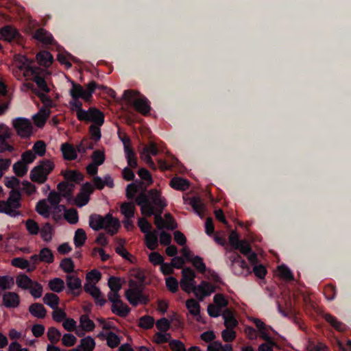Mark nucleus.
<instances>
[{"mask_svg": "<svg viewBox=\"0 0 351 351\" xmlns=\"http://www.w3.org/2000/svg\"><path fill=\"white\" fill-rule=\"evenodd\" d=\"M40 236L45 241L49 242L51 240L52 227L49 223H46L43 227L40 229Z\"/></svg>", "mask_w": 351, "mask_h": 351, "instance_id": "13d9d810", "label": "nucleus"}, {"mask_svg": "<svg viewBox=\"0 0 351 351\" xmlns=\"http://www.w3.org/2000/svg\"><path fill=\"white\" fill-rule=\"evenodd\" d=\"M35 154L43 156L46 152V144L43 141H36L32 147Z\"/></svg>", "mask_w": 351, "mask_h": 351, "instance_id": "338daca9", "label": "nucleus"}, {"mask_svg": "<svg viewBox=\"0 0 351 351\" xmlns=\"http://www.w3.org/2000/svg\"><path fill=\"white\" fill-rule=\"evenodd\" d=\"M186 306L191 315L193 316H199L200 305L195 299L191 298L187 300Z\"/></svg>", "mask_w": 351, "mask_h": 351, "instance_id": "37998d69", "label": "nucleus"}, {"mask_svg": "<svg viewBox=\"0 0 351 351\" xmlns=\"http://www.w3.org/2000/svg\"><path fill=\"white\" fill-rule=\"evenodd\" d=\"M134 199H135L136 204L141 206L143 215L151 217L154 214V206L150 203L147 193L143 191Z\"/></svg>", "mask_w": 351, "mask_h": 351, "instance_id": "9b49d317", "label": "nucleus"}, {"mask_svg": "<svg viewBox=\"0 0 351 351\" xmlns=\"http://www.w3.org/2000/svg\"><path fill=\"white\" fill-rule=\"evenodd\" d=\"M196 274L195 271L191 267H185L182 271V279L181 280H185L189 282H195V278Z\"/></svg>", "mask_w": 351, "mask_h": 351, "instance_id": "680f3d73", "label": "nucleus"}, {"mask_svg": "<svg viewBox=\"0 0 351 351\" xmlns=\"http://www.w3.org/2000/svg\"><path fill=\"white\" fill-rule=\"evenodd\" d=\"M21 64L19 66L21 70H25L32 76V80L36 83L38 88V91L49 93L50 88H49L45 77L42 75L45 70L39 67L32 66L29 60L25 56L22 57L21 60Z\"/></svg>", "mask_w": 351, "mask_h": 351, "instance_id": "f03ea898", "label": "nucleus"}, {"mask_svg": "<svg viewBox=\"0 0 351 351\" xmlns=\"http://www.w3.org/2000/svg\"><path fill=\"white\" fill-rule=\"evenodd\" d=\"M71 106V110L76 111V116L79 121H83L86 119V110L82 108V103L78 99H73L70 101Z\"/></svg>", "mask_w": 351, "mask_h": 351, "instance_id": "f704fd0d", "label": "nucleus"}, {"mask_svg": "<svg viewBox=\"0 0 351 351\" xmlns=\"http://www.w3.org/2000/svg\"><path fill=\"white\" fill-rule=\"evenodd\" d=\"M107 345L111 348H114L119 346L120 343V339L118 335H117L113 332H108L107 337Z\"/></svg>", "mask_w": 351, "mask_h": 351, "instance_id": "0e129e2a", "label": "nucleus"}, {"mask_svg": "<svg viewBox=\"0 0 351 351\" xmlns=\"http://www.w3.org/2000/svg\"><path fill=\"white\" fill-rule=\"evenodd\" d=\"M92 163L97 166L102 165L105 161L104 152L101 150H95L92 154Z\"/></svg>", "mask_w": 351, "mask_h": 351, "instance_id": "69168bd1", "label": "nucleus"}, {"mask_svg": "<svg viewBox=\"0 0 351 351\" xmlns=\"http://www.w3.org/2000/svg\"><path fill=\"white\" fill-rule=\"evenodd\" d=\"M86 239L87 237L85 231L82 228L77 229L75 232L73 239L75 247H81L82 245H84Z\"/></svg>", "mask_w": 351, "mask_h": 351, "instance_id": "49530a36", "label": "nucleus"}, {"mask_svg": "<svg viewBox=\"0 0 351 351\" xmlns=\"http://www.w3.org/2000/svg\"><path fill=\"white\" fill-rule=\"evenodd\" d=\"M62 200V196L58 192L52 191L49 193L47 201L51 204V206L54 210H60L61 208L65 209L66 207L64 205H60V203Z\"/></svg>", "mask_w": 351, "mask_h": 351, "instance_id": "b1692460", "label": "nucleus"}, {"mask_svg": "<svg viewBox=\"0 0 351 351\" xmlns=\"http://www.w3.org/2000/svg\"><path fill=\"white\" fill-rule=\"evenodd\" d=\"M16 283L17 286L23 289L28 290L34 283L28 276L25 274H19L16 276Z\"/></svg>", "mask_w": 351, "mask_h": 351, "instance_id": "7c9ffc66", "label": "nucleus"}, {"mask_svg": "<svg viewBox=\"0 0 351 351\" xmlns=\"http://www.w3.org/2000/svg\"><path fill=\"white\" fill-rule=\"evenodd\" d=\"M80 326L82 329L86 332H90L94 330L95 325L93 320L89 319L87 315H82L80 318Z\"/></svg>", "mask_w": 351, "mask_h": 351, "instance_id": "c03bdc74", "label": "nucleus"}, {"mask_svg": "<svg viewBox=\"0 0 351 351\" xmlns=\"http://www.w3.org/2000/svg\"><path fill=\"white\" fill-rule=\"evenodd\" d=\"M89 226L95 231L106 229L111 235L115 234L120 224L119 220L114 218L110 213L105 217L100 215L92 214L89 217Z\"/></svg>", "mask_w": 351, "mask_h": 351, "instance_id": "f257e3e1", "label": "nucleus"}, {"mask_svg": "<svg viewBox=\"0 0 351 351\" xmlns=\"http://www.w3.org/2000/svg\"><path fill=\"white\" fill-rule=\"evenodd\" d=\"M20 304V297L15 292H5L3 295V304L9 308H14L19 306Z\"/></svg>", "mask_w": 351, "mask_h": 351, "instance_id": "a211bd4d", "label": "nucleus"}, {"mask_svg": "<svg viewBox=\"0 0 351 351\" xmlns=\"http://www.w3.org/2000/svg\"><path fill=\"white\" fill-rule=\"evenodd\" d=\"M154 317L149 315H144L139 319L138 326L143 329L148 330L154 326Z\"/></svg>", "mask_w": 351, "mask_h": 351, "instance_id": "3c124183", "label": "nucleus"}, {"mask_svg": "<svg viewBox=\"0 0 351 351\" xmlns=\"http://www.w3.org/2000/svg\"><path fill=\"white\" fill-rule=\"evenodd\" d=\"M143 184V182L141 180H136L134 182L129 184L125 190L126 197L130 200H133L138 191L142 189Z\"/></svg>", "mask_w": 351, "mask_h": 351, "instance_id": "412c9836", "label": "nucleus"}, {"mask_svg": "<svg viewBox=\"0 0 351 351\" xmlns=\"http://www.w3.org/2000/svg\"><path fill=\"white\" fill-rule=\"evenodd\" d=\"M164 209H155L154 208V223L158 230H162L165 228V221L162 217V213Z\"/></svg>", "mask_w": 351, "mask_h": 351, "instance_id": "4d7b16f0", "label": "nucleus"}, {"mask_svg": "<svg viewBox=\"0 0 351 351\" xmlns=\"http://www.w3.org/2000/svg\"><path fill=\"white\" fill-rule=\"evenodd\" d=\"M14 284V278L10 276H0V287L2 290L11 289Z\"/></svg>", "mask_w": 351, "mask_h": 351, "instance_id": "864d4df0", "label": "nucleus"}, {"mask_svg": "<svg viewBox=\"0 0 351 351\" xmlns=\"http://www.w3.org/2000/svg\"><path fill=\"white\" fill-rule=\"evenodd\" d=\"M130 289L125 291V298L129 303L136 306L138 304H147L149 298L143 291V285L134 280H129Z\"/></svg>", "mask_w": 351, "mask_h": 351, "instance_id": "423d86ee", "label": "nucleus"}, {"mask_svg": "<svg viewBox=\"0 0 351 351\" xmlns=\"http://www.w3.org/2000/svg\"><path fill=\"white\" fill-rule=\"evenodd\" d=\"M43 300V302L50 306L52 309H55L58 307L60 299L59 297L54 293H46Z\"/></svg>", "mask_w": 351, "mask_h": 351, "instance_id": "ea45409f", "label": "nucleus"}, {"mask_svg": "<svg viewBox=\"0 0 351 351\" xmlns=\"http://www.w3.org/2000/svg\"><path fill=\"white\" fill-rule=\"evenodd\" d=\"M229 260L234 274L247 276L252 273L250 266L237 252H233L230 255Z\"/></svg>", "mask_w": 351, "mask_h": 351, "instance_id": "6e6552de", "label": "nucleus"}, {"mask_svg": "<svg viewBox=\"0 0 351 351\" xmlns=\"http://www.w3.org/2000/svg\"><path fill=\"white\" fill-rule=\"evenodd\" d=\"M169 185L171 188L184 191L189 187V182L180 177H174L170 180Z\"/></svg>", "mask_w": 351, "mask_h": 351, "instance_id": "cd10ccee", "label": "nucleus"}, {"mask_svg": "<svg viewBox=\"0 0 351 351\" xmlns=\"http://www.w3.org/2000/svg\"><path fill=\"white\" fill-rule=\"evenodd\" d=\"M21 193L20 191L13 189L6 201H0V213H5L10 217H16L21 215L17 210L21 207Z\"/></svg>", "mask_w": 351, "mask_h": 351, "instance_id": "39448f33", "label": "nucleus"}, {"mask_svg": "<svg viewBox=\"0 0 351 351\" xmlns=\"http://www.w3.org/2000/svg\"><path fill=\"white\" fill-rule=\"evenodd\" d=\"M38 63L45 67H49L53 61V56L47 51H42L37 53Z\"/></svg>", "mask_w": 351, "mask_h": 351, "instance_id": "393cba45", "label": "nucleus"}, {"mask_svg": "<svg viewBox=\"0 0 351 351\" xmlns=\"http://www.w3.org/2000/svg\"><path fill=\"white\" fill-rule=\"evenodd\" d=\"M12 125L21 138H28L32 133V124L28 119L17 117L13 119Z\"/></svg>", "mask_w": 351, "mask_h": 351, "instance_id": "9d476101", "label": "nucleus"}, {"mask_svg": "<svg viewBox=\"0 0 351 351\" xmlns=\"http://www.w3.org/2000/svg\"><path fill=\"white\" fill-rule=\"evenodd\" d=\"M86 280L95 285L101 278V274L97 269H93L86 274Z\"/></svg>", "mask_w": 351, "mask_h": 351, "instance_id": "774afa93", "label": "nucleus"}, {"mask_svg": "<svg viewBox=\"0 0 351 351\" xmlns=\"http://www.w3.org/2000/svg\"><path fill=\"white\" fill-rule=\"evenodd\" d=\"M0 40L11 44L23 45L24 38L18 29L10 25L0 28Z\"/></svg>", "mask_w": 351, "mask_h": 351, "instance_id": "1a4fd4ad", "label": "nucleus"}, {"mask_svg": "<svg viewBox=\"0 0 351 351\" xmlns=\"http://www.w3.org/2000/svg\"><path fill=\"white\" fill-rule=\"evenodd\" d=\"M158 233L156 230L148 232L145 234V243L148 249L155 250L158 245Z\"/></svg>", "mask_w": 351, "mask_h": 351, "instance_id": "72a5a7b5", "label": "nucleus"}, {"mask_svg": "<svg viewBox=\"0 0 351 351\" xmlns=\"http://www.w3.org/2000/svg\"><path fill=\"white\" fill-rule=\"evenodd\" d=\"M60 150L65 160H73L77 158V150L73 145L64 143L62 144Z\"/></svg>", "mask_w": 351, "mask_h": 351, "instance_id": "aec40b11", "label": "nucleus"}, {"mask_svg": "<svg viewBox=\"0 0 351 351\" xmlns=\"http://www.w3.org/2000/svg\"><path fill=\"white\" fill-rule=\"evenodd\" d=\"M60 268L66 273L70 274L74 271V263L71 258H64L60 264Z\"/></svg>", "mask_w": 351, "mask_h": 351, "instance_id": "bf43d9fd", "label": "nucleus"}, {"mask_svg": "<svg viewBox=\"0 0 351 351\" xmlns=\"http://www.w3.org/2000/svg\"><path fill=\"white\" fill-rule=\"evenodd\" d=\"M29 312L35 317L43 319L47 314V310L40 303H34L29 306Z\"/></svg>", "mask_w": 351, "mask_h": 351, "instance_id": "a878e982", "label": "nucleus"}, {"mask_svg": "<svg viewBox=\"0 0 351 351\" xmlns=\"http://www.w3.org/2000/svg\"><path fill=\"white\" fill-rule=\"evenodd\" d=\"M66 282L67 287V294H71L74 297L80 295L82 291V280L77 276L73 275H66Z\"/></svg>", "mask_w": 351, "mask_h": 351, "instance_id": "ddd939ff", "label": "nucleus"}, {"mask_svg": "<svg viewBox=\"0 0 351 351\" xmlns=\"http://www.w3.org/2000/svg\"><path fill=\"white\" fill-rule=\"evenodd\" d=\"M191 262L199 273H205L206 267L202 257L199 256H195Z\"/></svg>", "mask_w": 351, "mask_h": 351, "instance_id": "052dcab7", "label": "nucleus"}, {"mask_svg": "<svg viewBox=\"0 0 351 351\" xmlns=\"http://www.w3.org/2000/svg\"><path fill=\"white\" fill-rule=\"evenodd\" d=\"M253 322L259 330L261 338L266 341H271V339L267 332L268 328L265 324L257 318H254Z\"/></svg>", "mask_w": 351, "mask_h": 351, "instance_id": "e433bc0d", "label": "nucleus"}, {"mask_svg": "<svg viewBox=\"0 0 351 351\" xmlns=\"http://www.w3.org/2000/svg\"><path fill=\"white\" fill-rule=\"evenodd\" d=\"M169 157L170 160L169 162L162 159L158 160V167L162 171L170 169L173 167L178 165L179 161L174 156L169 155Z\"/></svg>", "mask_w": 351, "mask_h": 351, "instance_id": "4c0bfd02", "label": "nucleus"}, {"mask_svg": "<svg viewBox=\"0 0 351 351\" xmlns=\"http://www.w3.org/2000/svg\"><path fill=\"white\" fill-rule=\"evenodd\" d=\"M195 284L196 282L180 280L182 289L187 293L193 292L199 301H202L205 297L215 291V287L205 280L202 281L198 285Z\"/></svg>", "mask_w": 351, "mask_h": 351, "instance_id": "7ed1b4c3", "label": "nucleus"}, {"mask_svg": "<svg viewBox=\"0 0 351 351\" xmlns=\"http://www.w3.org/2000/svg\"><path fill=\"white\" fill-rule=\"evenodd\" d=\"M12 133L10 129L3 123L0 124V153L5 151L10 152L14 150V147L8 143L7 139L11 138Z\"/></svg>", "mask_w": 351, "mask_h": 351, "instance_id": "2eb2a0df", "label": "nucleus"}, {"mask_svg": "<svg viewBox=\"0 0 351 351\" xmlns=\"http://www.w3.org/2000/svg\"><path fill=\"white\" fill-rule=\"evenodd\" d=\"M25 227L31 235H36L40 232V227L34 219H28L25 221Z\"/></svg>", "mask_w": 351, "mask_h": 351, "instance_id": "5fc2aeb1", "label": "nucleus"}, {"mask_svg": "<svg viewBox=\"0 0 351 351\" xmlns=\"http://www.w3.org/2000/svg\"><path fill=\"white\" fill-rule=\"evenodd\" d=\"M221 315L224 319V325L227 328L233 329L237 326L238 322L230 309H225Z\"/></svg>", "mask_w": 351, "mask_h": 351, "instance_id": "5701e85b", "label": "nucleus"}, {"mask_svg": "<svg viewBox=\"0 0 351 351\" xmlns=\"http://www.w3.org/2000/svg\"><path fill=\"white\" fill-rule=\"evenodd\" d=\"M63 176L67 181L77 184L80 183L84 180V175L77 170H67L63 173Z\"/></svg>", "mask_w": 351, "mask_h": 351, "instance_id": "c9c22d12", "label": "nucleus"}, {"mask_svg": "<svg viewBox=\"0 0 351 351\" xmlns=\"http://www.w3.org/2000/svg\"><path fill=\"white\" fill-rule=\"evenodd\" d=\"M34 38L45 44H51L53 41L52 35L43 28L36 31Z\"/></svg>", "mask_w": 351, "mask_h": 351, "instance_id": "c85d7f7f", "label": "nucleus"}, {"mask_svg": "<svg viewBox=\"0 0 351 351\" xmlns=\"http://www.w3.org/2000/svg\"><path fill=\"white\" fill-rule=\"evenodd\" d=\"M61 337V332L55 327H50L48 329L47 337L52 343H56L59 341Z\"/></svg>", "mask_w": 351, "mask_h": 351, "instance_id": "e2e57ef3", "label": "nucleus"}, {"mask_svg": "<svg viewBox=\"0 0 351 351\" xmlns=\"http://www.w3.org/2000/svg\"><path fill=\"white\" fill-rule=\"evenodd\" d=\"M95 342L91 337H87L81 339V344L78 347L81 351H93Z\"/></svg>", "mask_w": 351, "mask_h": 351, "instance_id": "de8ad7c7", "label": "nucleus"}, {"mask_svg": "<svg viewBox=\"0 0 351 351\" xmlns=\"http://www.w3.org/2000/svg\"><path fill=\"white\" fill-rule=\"evenodd\" d=\"M36 211L45 218L50 216V207L47 203V199L40 200L36 206Z\"/></svg>", "mask_w": 351, "mask_h": 351, "instance_id": "58836bf2", "label": "nucleus"}, {"mask_svg": "<svg viewBox=\"0 0 351 351\" xmlns=\"http://www.w3.org/2000/svg\"><path fill=\"white\" fill-rule=\"evenodd\" d=\"M135 209V205L132 201L125 202L120 206L121 213L128 219H130L134 217Z\"/></svg>", "mask_w": 351, "mask_h": 351, "instance_id": "bb28decb", "label": "nucleus"}, {"mask_svg": "<svg viewBox=\"0 0 351 351\" xmlns=\"http://www.w3.org/2000/svg\"><path fill=\"white\" fill-rule=\"evenodd\" d=\"M93 193V187L92 184L88 182L84 183L75 198V204L76 206L80 208L86 206L90 200V195Z\"/></svg>", "mask_w": 351, "mask_h": 351, "instance_id": "f8f14e48", "label": "nucleus"}, {"mask_svg": "<svg viewBox=\"0 0 351 351\" xmlns=\"http://www.w3.org/2000/svg\"><path fill=\"white\" fill-rule=\"evenodd\" d=\"M82 121L93 122L95 125L101 126L104 123V114L96 108H90Z\"/></svg>", "mask_w": 351, "mask_h": 351, "instance_id": "dca6fc26", "label": "nucleus"}, {"mask_svg": "<svg viewBox=\"0 0 351 351\" xmlns=\"http://www.w3.org/2000/svg\"><path fill=\"white\" fill-rule=\"evenodd\" d=\"M120 278L111 276L108 279V285L110 289V291L119 292L121 289L122 285L121 283Z\"/></svg>", "mask_w": 351, "mask_h": 351, "instance_id": "6e6d98bb", "label": "nucleus"}, {"mask_svg": "<svg viewBox=\"0 0 351 351\" xmlns=\"http://www.w3.org/2000/svg\"><path fill=\"white\" fill-rule=\"evenodd\" d=\"M111 311L113 313L117 315L118 316L125 317L130 313V308L123 301H121L117 304L112 305Z\"/></svg>", "mask_w": 351, "mask_h": 351, "instance_id": "2f4dec72", "label": "nucleus"}, {"mask_svg": "<svg viewBox=\"0 0 351 351\" xmlns=\"http://www.w3.org/2000/svg\"><path fill=\"white\" fill-rule=\"evenodd\" d=\"M325 320L329 323L333 328L338 331H343L346 329V325L332 315L326 314L324 315Z\"/></svg>", "mask_w": 351, "mask_h": 351, "instance_id": "a18cd8bd", "label": "nucleus"}, {"mask_svg": "<svg viewBox=\"0 0 351 351\" xmlns=\"http://www.w3.org/2000/svg\"><path fill=\"white\" fill-rule=\"evenodd\" d=\"M40 261L48 264L54 261V256L52 251L48 247H43L39 253Z\"/></svg>", "mask_w": 351, "mask_h": 351, "instance_id": "79ce46f5", "label": "nucleus"}, {"mask_svg": "<svg viewBox=\"0 0 351 351\" xmlns=\"http://www.w3.org/2000/svg\"><path fill=\"white\" fill-rule=\"evenodd\" d=\"M147 195L150 203L155 207V209H164L167 206V202L165 197L161 196V193L156 189L148 191Z\"/></svg>", "mask_w": 351, "mask_h": 351, "instance_id": "f3484780", "label": "nucleus"}, {"mask_svg": "<svg viewBox=\"0 0 351 351\" xmlns=\"http://www.w3.org/2000/svg\"><path fill=\"white\" fill-rule=\"evenodd\" d=\"M27 87L31 90L39 97L42 103L43 104V106L51 108L53 106L52 99L49 96L45 94L44 93L39 92L36 88H35L34 85L33 84L29 83L27 84Z\"/></svg>", "mask_w": 351, "mask_h": 351, "instance_id": "c756f323", "label": "nucleus"}, {"mask_svg": "<svg viewBox=\"0 0 351 351\" xmlns=\"http://www.w3.org/2000/svg\"><path fill=\"white\" fill-rule=\"evenodd\" d=\"M123 98L129 104L133 106L134 109L141 114L146 116L151 110L148 99L138 92L134 90H125L123 94Z\"/></svg>", "mask_w": 351, "mask_h": 351, "instance_id": "20e7f679", "label": "nucleus"}, {"mask_svg": "<svg viewBox=\"0 0 351 351\" xmlns=\"http://www.w3.org/2000/svg\"><path fill=\"white\" fill-rule=\"evenodd\" d=\"M27 170L28 167L27 165L22 160L17 161L13 165V171L19 177L24 176L27 173Z\"/></svg>", "mask_w": 351, "mask_h": 351, "instance_id": "8fccbe9b", "label": "nucleus"}, {"mask_svg": "<svg viewBox=\"0 0 351 351\" xmlns=\"http://www.w3.org/2000/svg\"><path fill=\"white\" fill-rule=\"evenodd\" d=\"M54 169L53 162L47 159L43 160L34 167L30 172V179L34 182L43 184L47 180L48 175Z\"/></svg>", "mask_w": 351, "mask_h": 351, "instance_id": "0eeeda50", "label": "nucleus"}, {"mask_svg": "<svg viewBox=\"0 0 351 351\" xmlns=\"http://www.w3.org/2000/svg\"><path fill=\"white\" fill-rule=\"evenodd\" d=\"M193 210L201 217H202L203 214L205 210V205L202 202V199L199 197H193L189 199V203Z\"/></svg>", "mask_w": 351, "mask_h": 351, "instance_id": "473e14b6", "label": "nucleus"}, {"mask_svg": "<svg viewBox=\"0 0 351 351\" xmlns=\"http://www.w3.org/2000/svg\"><path fill=\"white\" fill-rule=\"evenodd\" d=\"M49 287L51 291L60 293L64 289V282L60 278H55L49 281Z\"/></svg>", "mask_w": 351, "mask_h": 351, "instance_id": "09e8293b", "label": "nucleus"}, {"mask_svg": "<svg viewBox=\"0 0 351 351\" xmlns=\"http://www.w3.org/2000/svg\"><path fill=\"white\" fill-rule=\"evenodd\" d=\"M278 271L280 277L284 278L285 280L292 281L294 280V276L287 266L285 265L278 266Z\"/></svg>", "mask_w": 351, "mask_h": 351, "instance_id": "603ef678", "label": "nucleus"}, {"mask_svg": "<svg viewBox=\"0 0 351 351\" xmlns=\"http://www.w3.org/2000/svg\"><path fill=\"white\" fill-rule=\"evenodd\" d=\"M160 151H162L161 148L158 147L156 143L152 142L143 148V152L141 154L142 158L145 160L148 166L154 170L156 169V165L151 158L150 154L156 156Z\"/></svg>", "mask_w": 351, "mask_h": 351, "instance_id": "4468645a", "label": "nucleus"}, {"mask_svg": "<svg viewBox=\"0 0 351 351\" xmlns=\"http://www.w3.org/2000/svg\"><path fill=\"white\" fill-rule=\"evenodd\" d=\"M75 188V185L69 182H61L57 185L58 193L60 195L68 201H70L73 198V192Z\"/></svg>", "mask_w": 351, "mask_h": 351, "instance_id": "6ab92c4d", "label": "nucleus"}, {"mask_svg": "<svg viewBox=\"0 0 351 351\" xmlns=\"http://www.w3.org/2000/svg\"><path fill=\"white\" fill-rule=\"evenodd\" d=\"M70 95L73 99H83L84 101H88L86 90L79 84L72 82V88L70 90Z\"/></svg>", "mask_w": 351, "mask_h": 351, "instance_id": "4be33fe9", "label": "nucleus"}, {"mask_svg": "<svg viewBox=\"0 0 351 351\" xmlns=\"http://www.w3.org/2000/svg\"><path fill=\"white\" fill-rule=\"evenodd\" d=\"M125 157L127 159L128 167L130 169H135L138 166V162L136 157V154L132 148L125 147Z\"/></svg>", "mask_w": 351, "mask_h": 351, "instance_id": "a19ab883", "label": "nucleus"}]
</instances>
